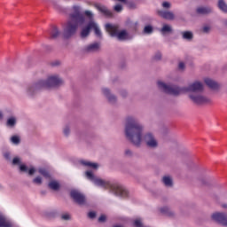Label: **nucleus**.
<instances>
[{
  "label": "nucleus",
  "mask_w": 227,
  "mask_h": 227,
  "mask_svg": "<svg viewBox=\"0 0 227 227\" xmlns=\"http://www.w3.org/2000/svg\"><path fill=\"white\" fill-rule=\"evenodd\" d=\"M124 136L131 145L137 148L141 146L143 141L147 148L155 149L159 146L155 135L152 132L145 133V125L134 115H129L125 119Z\"/></svg>",
  "instance_id": "f257e3e1"
},
{
  "label": "nucleus",
  "mask_w": 227,
  "mask_h": 227,
  "mask_svg": "<svg viewBox=\"0 0 227 227\" xmlns=\"http://www.w3.org/2000/svg\"><path fill=\"white\" fill-rule=\"evenodd\" d=\"M85 22L86 17H84V14H82V7L80 5H74L71 8L68 20L64 27V38H72V36L77 33V29H79L81 26H84Z\"/></svg>",
  "instance_id": "f03ea898"
},
{
  "label": "nucleus",
  "mask_w": 227,
  "mask_h": 227,
  "mask_svg": "<svg viewBox=\"0 0 227 227\" xmlns=\"http://www.w3.org/2000/svg\"><path fill=\"white\" fill-rule=\"evenodd\" d=\"M158 90L166 93L167 95H172L173 97H178L181 93H203V83L200 82H194L188 87H179L176 84L166 83L162 81L157 82Z\"/></svg>",
  "instance_id": "7ed1b4c3"
},
{
  "label": "nucleus",
  "mask_w": 227,
  "mask_h": 227,
  "mask_svg": "<svg viewBox=\"0 0 227 227\" xmlns=\"http://www.w3.org/2000/svg\"><path fill=\"white\" fill-rule=\"evenodd\" d=\"M85 176L87 180L92 182L94 185H97L98 187H103V189H109L110 192H112V194H114V196H120L121 198L129 197V191L118 184V183L104 180L95 176V174H93V171L91 170L86 171Z\"/></svg>",
  "instance_id": "20e7f679"
},
{
  "label": "nucleus",
  "mask_w": 227,
  "mask_h": 227,
  "mask_svg": "<svg viewBox=\"0 0 227 227\" xmlns=\"http://www.w3.org/2000/svg\"><path fill=\"white\" fill-rule=\"evenodd\" d=\"M63 79L59 78V75L49 76L46 80H39L27 86L26 93L27 97H36L42 90L45 88H59L63 86Z\"/></svg>",
  "instance_id": "39448f33"
},
{
  "label": "nucleus",
  "mask_w": 227,
  "mask_h": 227,
  "mask_svg": "<svg viewBox=\"0 0 227 227\" xmlns=\"http://www.w3.org/2000/svg\"><path fill=\"white\" fill-rule=\"evenodd\" d=\"M106 29L107 33H109L110 36L116 37L118 38V40H127V36L129 35L127 30H121L120 32L119 25H113L111 23H107L106 25Z\"/></svg>",
  "instance_id": "423d86ee"
},
{
  "label": "nucleus",
  "mask_w": 227,
  "mask_h": 227,
  "mask_svg": "<svg viewBox=\"0 0 227 227\" xmlns=\"http://www.w3.org/2000/svg\"><path fill=\"white\" fill-rule=\"evenodd\" d=\"M190 100L196 106H205V104H210L212 100L210 98L205 97L202 92L199 93H190L188 95Z\"/></svg>",
  "instance_id": "0eeeda50"
},
{
  "label": "nucleus",
  "mask_w": 227,
  "mask_h": 227,
  "mask_svg": "<svg viewBox=\"0 0 227 227\" xmlns=\"http://www.w3.org/2000/svg\"><path fill=\"white\" fill-rule=\"evenodd\" d=\"M83 15L90 20V24H92L91 29H94V33L98 38H102V31L98 27L97 22H95V14L91 11H84Z\"/></svg>",
  "instance_id": "6e6552de"
},
{
  "label": "nucleus",
  "mask_w": 227,
  "mask_h": 227,
  "mask_svg": "<svg viewBox=\"0 0 227 227\" xmlns=\"http://www.w3.org/2000/svg\"><path fill=\"white\" fill-rule=\"evenodd\" d=\"M70 198H72L74 203H77V205H80L81 207L86 205V195L78 190H72L70 192Z\"/></svg>",
  "instance_id": "1a4fd4ad"
},
{
  "label": "nucleus",
  "mask_w": 227,
  "mask_h": 227,
  "mask_svg": "<svg viewBox=\"0 0 227 227\" xmlns=\"http://www.w3.org/2000/svg\"><path fill=\"white\" fill-rule=\"evenodd\" d=\"M102 94L108 100L109 104H112L113 106L118 102V98H116L114 94L111 93V90L108 88H103Z\"/></svg>",
  "instance_id": "9d476101"
},
{
  "label": "nucleus",
  "mask_w": 227,
  "mask_h": 227,
  "mask_svg": "<svg viewBox=\"0 0 227 227\" xmlns=\"http://www.w3.org/2000/svg\"><path fill=\"white\" fill-rule=\"evenodd\" d=\"M100 49V43H90L82 49V52L84 54H93L95 52H98Z\"/></svg>",
  "instance_id": "9b49d317"
},
{
  "label": "nucleus",
  "mask_w": 227,
  "mask_h": 227,
  "mask_svg": "<svg viewBox=\"0 0 227 227\" xmlns=\"http://www.w3.org/2000/svg\"><path fill=\"white\" fill-rule=\"evenodd\" d=\"M212 220L223 224V226H227V215L224 213H215L212 215Z\"/></svg>",
  "instance_id": "f8f14e48"
},
{
  "label": "nucleus",
  "mask_w": 227,
  "mask_h": 227,
  "mask_svg": "<svg viewBox=\"0 0 227 227\" xmlns=\"http://www.w3.org/2000/svg\"><path fill=\"white\" fill-rule=\"evenodd\" d=\"M94 8H97L98 11L103 13L105 17H107V19H113V12L107 9L105 5H102L100 4H94Z\"/></svg>",
  "instance_id": "ddd939ff"
},
{
  "label": "nucleus",
  "mask_w": 227,
  "mask_h": 227,
  "mask_svg": "<svg viewBox=\"0 0 227 227\" xmlns=\"http://www.w3.org/2000/svg\"><path fill=\"white\" fill-rule=\"evenodd\" d=\"M91 27H93V24H91V20H89V22L87 23V25L84 27H82L80 32V37L82 40L90 36V34L91 33Z\"/></svg>",
  "instance_id": "4468645a"
},
{
  "label": "nucleus",
  "mask_w": 227,
  "mask_h": 227,
  "mask_svg": "<svg viewBox=\"0 0 227 227\" xmlns=\"http://www.w3.org/2000/svg\"><path fill=\"white\" fill-rule=\"evenodd\" d=\"M156 13L159 17H161V19H165L166 20H175V13H173V12L157 10Z\"/></svg>",
  "instance_id": "2eb2a0df"
},
{
  "label": "nucleus",
  "mask_w": 227,
  "mask_h": 227,
  "mask_svg": "<svg viewBox=\"0 0 227 227\" xmlns=\"http://www.w3.org/2000/svg\"><path fill=\"white\" fill-rule=\"evenodd\" d=\"M213 12L214 9L211 6H200L196 9V13L199 15H209Z\"/></svg>",
  "instance_id": "dca6fc26"
},
{
  "label": "nucleus",
  "mask_w": 227,
  "mask_h": 227,
  "mask_svg": "<svg viewBox=\"0 0 227 227\" xmlns=\"http://www.w3.org/2000/svg\"><path fill=\"white\" fill-rule=\"evenodd\" d=\"M59 36H61V31L59 28H58L56 26L51 27L50 31V39L56 40L57 38H59Z\"/></svg>",
  "instance_id": "f3484780"
},
{
  "label": "nucleus",
  "mask_w": 227,
  "mask_h": 227,
  "mask_svg": "<svg viewBox=\"0 0 227 227\" xmlns=\"http://www.w3.org/2000/svg\"><path fill=\"white\" fill-rule=\"evenodd\" d=\"M204 82L208 86V88H210V90H219V84L210 78H206Z\"/></svg>",
  "instance_id": "a211bd4d"
},
{
  "label": "nucleus",
  "mask_w": 227,
  "mask_h": 227,
  "mask_svg": "<svg viewBox=\"0 0 227 227\" xmlns=\"http://www.w3.org/2000/svg\"><path fill=\"white\" fill-rule=\"evenodd\" d=\"M48 187L49 189H51V191H59V189H61V184L56 180H51L48 184Z\"/></svg>",
  "instance_id": "6ab92c4d"
},
{
  "label": "nucleus",
  "mask_w": 227,
  "mask_h": 227,
  "mask_svg": "<svg viewBox=\"0 0 227 227\" xmlns=\"http://www.w3.org/2000/svg\"><path fill=\"white\" fill-rule=\"evenodd\" d=\"M217 8L223 13H227V3H226V0H218V2H217Z\"/></svg>",
  "instance_id": "aec40b11"
},
{
  "label": "nucleus",
  "mask_w": 227,
  "mask_h": 227,
  "mask_svg": "<svg viewBox=\"0 0 227 227\" xmlns=\"http://www.w3.org/2000/svg\"><path fill=\"white\" fill-rule=\"evenodd\" d=\"M161 214H165L168 217H175V211H173L168 207H163L160 208Z\"/></svg>",
  "instance_id": "412c9836"
},
{
  "label": "nucleus",
  "mask_w": 227,
  "mask_h": 227,
  "mask_svg": "<svg viewBox=\"0 0 227 227\" xmlns=\"http://www.w3.org/2000/svg\"><path fill=\"white\" fill-rule=\"evenodd\" d=\"M17 125V118L15 116L9 117L6 121V126L13 129Z\"/></svg>",
  "instance_id": "4be33fe9"
},
{
  "label": "nucleus",
  "mask_w": 227,
  "mask_h": 227,
  "mask_svg": "<svg viewBox=\"0 0 227 227\" xmlns=\"http://www.w3.org/2000/svg\"><path fill=\"white\" fill-rule=\"evenodd\" d=\"M181 35L183 36V39L188 40V42H191V40H192V38H194V34H192V32H191V31L181 32Z\"/></svg>",
  "instance_id": "5701e85b"
},
{
  "label": "nucleus",
  "mask_w": 227,
  "mask_h": 227,
  "mask_svg": "<svg viewBox=\"0 0 227 227\" xmlns=\"http://www.w3.org/2000/svg\"><path fill=\"white\" fill-rule=\"evenodd\" d=\"M81 164L82 166H87V168H92V169H98V163H93V162L86 161V160H81Z\"/></svg>",
  "instance_id": "b1692460"
},
{
  "label": "nucleus",
  "mask_w": 227,
  "mask_h": 227,
  "mask_svg": "<svg viewBox=\"0 0 227 227\" xmlns=\"http://www.w3.org/2000/svg\"><path fill=\"white\" fill-rule=\"evenodd\" d=\"M162 182H163L165 187H173V179H171L170 176H163Z\"/></svg>",
  "instance_id": "393cba45"
},
{
  "label": "nucleus",
  "mask_w": 227,
  "mask_h": 227,
  "mask_svg": "<svg viewBox=\"0 0 227 227\" xmlns=\"http://www.w3.org/2000/svg\"><path fill=\"white\" fill-rule=\"evenodd\" d=\"M0 227H12V223L6 222V217L0 213Z\"/></svg>",
  "instance_id": "a878e982"
},
{
  "label": "nucleus",
  "mask_w": 227,
  "mask_h": 227,
  "mask_svg": "<svg viewBox=\"0 0 227 227\" xmlns=\"http://www.w3.org/2000/svg\"><path fill=\"white\" fill-rule=\"evenodd\" d=\"M160 33L163 35H169V33H173V28L169 25H163Z\"/></svg>",
  "instance_id": "bb28decb"
},
{
  "label": "nucleus",
  "mask_w": 227,
  "mask_h": 227,
  "mask_svg": "<svg viewBox=\"0 0 227 227\" xmlns=\"http://www.w3.org/2000/svg\"><path fill=\"white\" fill-rule=\"evenodd\" d=\"M153 33V27L152 25H146L144 27L143 34L144 35H152Z\"/></svg>",
  "instance_id": "cd10ccee"
},
{
  "label": "nucleus",
  "mask_w": 227,
  "mask_h": 227,
  "mask_svg": "<svg viewBox=\"0 0 227 227\" xmlns=\"http://www.w3.org/2000/svg\"><path fill=\"white\" fill-rule=\"evenodd\" d=\"M38 173H40V175L44 176V178H51V174L49 173V170L45 168H38Z\"/></svg>",
  "instance_id": "c85d7f7f"
},
{
  "label": "nucleus",
  "mask_w": 227,
  "mask_h": 227,
  "mask_svg": "<svg viewBox=\"0 0 227 227\" xmlns=\"http://www.w3.org/2000/svg\"><path fill=\"white\" fill-rule=\"evenodd\" d=\"M201 33H203L204 35H209L210 31H212V27L208 26V25H204L201 29H200Z\"/></svg>",
  "instance_id": "c756f323"
},
{
  "label": "nucleus",
  "mask_w": 227,
  "mask_h": 227,
  "mask_svg": "<svg viewBox=\"0 0 227 227\" xmlns=\"http://www.w3.org/2000/svg\"><path fill=\"white\" fill-rule=\"evenodd\" d=\"M140 20L142 24L148 25L152 23L153 20H152V17L150 16H143Z\"/></svg>",
  "instance_id": "7c9ffc66"
},
{
  "label": "nucleus",
  "mask_w": 227,
  "mask_h": 227,
  "mask_svg": "<svg viewBox=\"0 0 227 227\" xmlns=\"http://www.w3.org/2000/svg\"><path fill=\"white\" fill-rule=\"evenodd\" d=\"M11 143H12V145H20V137L17 136V135L12 136L11 137Z\"/></svg>",
  "instance_id": "2f4dec72"
},
{
  "label": "nucleus",
  "mask_w": 227,
  "mask_h": 227,
  "mask_svg": "<svg viewBox=\"0 0 227 227\" xmlns=\"http://www.w3.org/2000/svg\"><path fill=\"white\" fill-rule=\"evenodd\" d=\"M3 157L7 160V162H12V153L10 151L4 152Z\"/></svg>",
  "instance_id": "473e14b6"
},
{
  "label": "nucleus",
  "mask_w": 227,
  "mask_h": 227,
  "mask_svg": "<svg viewBox=\"0 0 227 227\" xmlns=\"http://www.w3.org/2000/svg\"><path fill=\"white\" fill-rule=\"evenodd\" d=\"M11 162H12V166H20V164H21L20 158H19V157L13 158Z\"/></svg>",
  "instance_id": "72a5a7b5"
},
{
  "label": "nucleus",
  "mask_w": 227,
  "mask_h": 227,
  "mask_svg": "<svg viewBox=\"0 0 227 227\" xmlns=\"http://www.w3.org/2000/svg\"><path fill=\"white\" fill-rule=\"evenodd\" d=\"M63 134L66 136V137H68L70 136V126L66 125L63 129Z\"/></svg>",
  "instance_id": "f704fd0d"
},
{
  "label": "nucleus",
  "mask_w": 227,
  "mask_h": 227,
  "mask_svg": "<svg viewBox=\"0 0 227 227\" xmlns=\"http://www.w3.org/2000/svg\"><path fill=\"white\" fill-rule=\"evenodd\" d=\"M114 12H116L117 13H120L121 12H123V6L120 4H116L114 7Z\"/></svg>",
  "instance_id": "c9c22d12"
},
{
  "label": "nucleus",
  "mask_w": 227,
  "mask_h": 227,
  "mask_svg": "<svg viewBox=\"0 0 227 227\" xmlns=\"http://www.w3.org/2000/svg\"><path fill=\"white\" fill-rule=\"evenodd\" d=\"M60 217L62 221H70V219H72V217L70 216V214L68 213L62 214Z\"/></svg>",
  "instance_id": "e433bc0d"
},
{
  "label": "nucleus",
  "mask_w": 227,
  "mask_h": 227,
  "mask_svg": "<svg viewBox=\"0 0 227 227\" xmlns=\"http://www.w3.org/2000/svg\"><path fill=\"white\" fill-rule=\"evenodd\" d=\"M33 184H35L36 185H42V177L36 176L33 179Z\"/></svg>",
  "instance_id": "4c0bfd02"
},
{
  "label": "nucleus",
  "mask_w": 227,
  "mask_h": 227,
  "mask_svg": "<svg viewBox=\"0 0 227 227\" xmlns=\"http://www.w3.org/2000/svg\"><path fill=\"white\" fill-rule=\"evenodd\" d=\"M162 8H164V10H169V8H171V3L169 2H163L161 4Z\"/></svg>",
  "instance_id": "58836bf2"
},
{
  "label": "nucleus",
  "mask_w": 227,
  "mask_h": 227,
  "mask_svg": "<svg viewBox=\"0 0 227 227\" xmlns=\"http://www.w3.org/2000/svg\"><path fill=\"white\" fill-rule=\"evenodd\" d=\"M20 171H21L22 173H27V166L24 164L20 165Z\"/></svg>",
  "instance_id": "ea45409f"
},
{
  "label": "nucleus",
  "mask_w": 227,
  "mask_h": 227,
  "mask_svg": "<svg viewBox=\"0 0 227 227\" xmlns=\"http://www.w3.org/2000/svg\"><path fill=\"white\" fill-rule=\"evenodd\" d=\"M221 24L223 29H227V18L222 19L221 20Z\"/></svg>",
  "instance_id": "a19ab883"
},
{
  "label": "nucleus",
  "mask_w": 227,
  "mask_h": 227,
  "mask_svg": "<svg viewBox=\"0 0 227 227\" xmlns=\"http://www.w3.org/2000/svg\"><path fill=\"white\" fill-rule=\"evenodd\" d=\"M88 215H89L90 219H95L97 217V213L90 211V212H89Z\"/></svg>",
  "instance_id": "79ce46f5"
},
{
  "label": "nucleus",
  "mask_w": 227,
  "mask_h": 227,
  "mask_svg": "<svg viewBox=\"0 0 227 227\" xmlns=\"http://www.w3.org/2000/svg\"><path fill=\"white\" fill-rule=\"evenodd\" d=\"M124 153L126 157H132V152L130 151V149H126Z\"/></svg>",
  "instance_id": "37998d69"
},
{
  "label": "nucleus",
  "mask_w": 227,
  "mask_h": 227,
  "mask_svg": "<svg viewBox=\"0 0 227 227\" xmlns=\"http://www.w3.org/2000/svg\"><path fill=\"white\" fill-rule=\"evenodd\" d=\"M106 215H102L101 216H99L98 218V223H106Z\"/></svg>",
  "instance_id": "c03bdc74"
},
{
  "label": "nucleus",
  "mask_w": 227,
  "mask_h": 227,
  "mask_svg": "<svg viewBox=\"0 0 227 227\" xmlns=\"http://www.w3.org/2000/svg\"><path fill=\"white\" fill-rule=\"evenodd\" d=\"M35 172H36V169L35 168H31L28 170V175H30V176H31L35 175Z\"/></svg>",
  "instance_id": "a18cd8bd"
},
{
  "label": "nucleus",
  "mask_w": 227,
  "mask_h": 227,
  "mask_svg": "<svg viewBox=\"0 0 227 227\" xmlns=\"http://www.w3.org/2000/svg\"><path fill=\"white\" fill-rule=\"evenodd\" d=\"M179 70H184L185 68V64L184 62H180L178 65Z\"/></svg>",
  "instance_id": "49530a36"
},
{
  "label": "nucleus",
  "mask_w": 227,
  "mask_h": 227,
  "mask_svg": "<svg viewBox=\"0 0 227 227\" xmlns=\"http://www.w3.org/2000/svg\"><path fill=\"white\" fill-rule=\"evenodd\" d=\"M121 95L123 97V98H125V97H127L128 95L127 90H121Z\"/></svg>",
  "instance_id": "de8ad7c7"
},
{
  "label": "nucleus",
  "mask_w": 227,
  "mask_h": 227,
  "mask_svg": "<svg viewBox=\"0 0 227 227\" xmlns=\"http://www.w3.org/2000/svg\"><path fill=\"white\" fill-rule=\"evenodd\" d=\"M155 59H160L162 58V55L160 53H156Z\"/></svg>",
  "instance_id": "09e8293b"
},
{
  "label": "nucleus",
  "mask_w": 227,
  "mask_h": 227,
  "mask_svg": "<svg viewBox=\"0 0 227 227\" xmlns=\"http://www.w3.org/2000/svg\"><path fill=\"white\" fill-rule=\"evenodd\" d=\"M56 10H59V12H63V7L59 5H55Z\"/></svg>",
  "instance_id": "8fccbe9b"
},
{
  "label": "nucleus",
  "mask_w": 227,
  "mask_h": 227,
  "mask_svg": "<svg viewBox=\"0 0 227 227\" xmlns=\"http://www.w3.org/2000/svg\"><path fill=\"white\" fill-rule=\"evenodd\" d=\"M200 181L203 185H207V181H205L204 179H200Z\"/></svg>",
  "instance_id": "3c124183"
},
{
  "label": "nucleus",
  "mask_w": 227,
  "mask_h": 227,
  "mask_svg": "<svg viewBox=\"0 0 227 227\" xmlns=\"http://www.w3.org/2000/svg\"><path fill=\"white\" fill-rule=\"evenodd\" d=\"M4 118V115L3 114V112L0 111V120H3Z\"/></svg>",
  "instance_id": "603ef678"
},
{
  "label": "nucleus",
  "mask_w": 227,
  "mask_h": 227,
  "mask_svg": "<svg viewBox=\"0 0 227 227\" xmlns=\"http://www.w3.org/2000/svg\"><path fill=\"white\" fill-rule=\"evenodd\" d=\"M52 65H53V67H57V65H59V62H58V61L54 62Z\"/></svg>",
  "instance_id": "864d4df0"
},
{
  "label": "nucleus",
  "mask_w": 227,
  "mask_h": 227,
  "mask_svg": "<svg viewBox=\"0 0 227 227\" xmlns=\"http://www.w3.org/2000/svg\"><path fill=\"white\" fill-rule=\"evenodd\" d=\"M129 6L130 8H136V5H134V4H130Z\"/></svg>",
  "instance_id": "5fc2aeb1"
},
{
  "label": "nucleus",
  "mask_w": 227,
  "mask_h": 227,
  "mask_svg": "<svg viewBox=\"0 0 227 227\" xmlns=\"http://www.w3.org/2000/svg\"><path fill=\"white\" fill-rule=\"evenodd\" d=\"M121 67L125 68V62H123L122 65H121Z\"/></svg>",
  "instance_id": "6e6d98bb"
},
{
  "label": "nucleus",
  "mask_w": 227,
  "mask_h": 227,
  "mask_svg": "<svg viewBox=\"0 0 227 227\" xmlns=\"http://www.w3.org/2000/svg\"><path fill=\"white\" fill-rule=\"evenodd\" d=\"M223 208H227V204H223Z\"/></svg>",
  "instance_id": "4d7b16f0"
},
{
  "label": "nucleus",
  "mask_w": 227,
  "mask_h": 227,
  "mask_svg": "<svg viewBox=\"0 0 227 227\" xmlns=\"http://www.w3.org/2000/svg\"><path fill=\"white\" fill-rule=\"evenodd\" d=\"M0 189H3V185L0 184Z\"/></svg>",
  "instance_id": "13d9d810"
}]
</instances>
